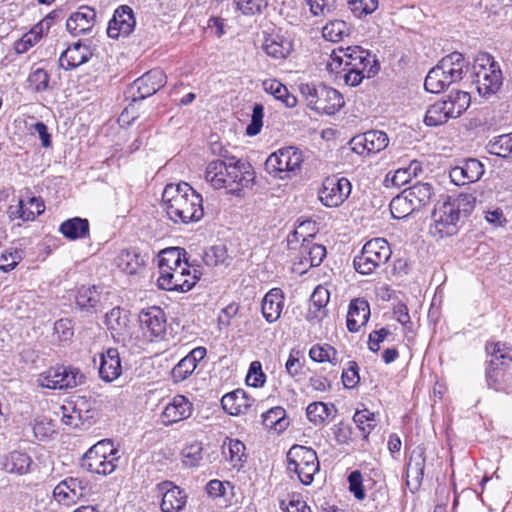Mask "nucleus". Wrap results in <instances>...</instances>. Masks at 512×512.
<instances>
[{
	"mask_svg": "<svg viewBox=\"0 0 512 512\" xmlns=\"http://www.w3.org/2000/svg\"><path fill=\"white\" fill-rule=\"evenodd\" d=\"M213 146V153H218L223 159L213 160L208 163L205 179L215 189H227L231 194H238L254 179V171L250 163L229 156L228 151Z\"/></svg>",
	"mask_w": 512,
	"mask_h": 512,
	"instance_id": "obj_1",
	"label": "nucleus"
},
{
	"mask_svg": "<svg viewBox=\"0 0 512 512\" xmlns=\"http://www.w3.org/2000/svg\"><path fill=\"white\" fill-rule=\"evenodd\" d=\"M327 69L343 78L347 85L357 86L364 78L377 74L379 65L369 51L360 46H349L332 52Z\"/></svg>",
	"mask_w": 512,
	"mask_h": 512,
	"instance_id": "obj_2",
	"label": "nucleus"
},
{
	"mask_svg": "<svg viewBox=\"0 0 512 512\" xmlns=\"http://www.w3.org/2000/svg\"><path fill=\"white\" fill-rule=\"evenodd\" d=\"M475 203L476 199L471 194L447 196L442 201H438L431 214L429 233L437 239L456 235L461 223L474 210Z\"/></svg>",
	"mask_w": 512,
	"mask_h": 512,
	"instance_id": "obj_3",
	"label": "nucleus"
},
{
	"mask_svg": "<svg viewBox=\"0 0 512 512\" xmlns=\"http://www.w3.org/2000/svg\"><path fill=\"white\" fill-rule=\"evenodd\" d=\"M162 203L167 217L175 224L198 222L204 216L201 194L186 182L167 184Z\"/></svg>",
	"mask_w": 512,
	"mask_h": 512,
	"instance_id": "obj_4",
	"label": "nucleus"
},
{
	"mask_svg": "<svg viewBox=\"0 0 512 512\" xmlns=\"http://www.w3.org/2000/svg\"><path fill=\"white\" fill-rule=\"evenodd\" d=\"M473 83L481 97L490 98L503 85V74L494 57L486 52L479 53L472 65Z\"/></svg>",
	"mask_w": 512,
	"mask_h": 512,
	"instance_id": "obj_5",
	"label": "nucleus"
},
{
	"mask_svg": "<svg viewBox=\"0 0 512 512\" xmlns=\"http://www.w3.org/2000/svg\"><path fill=\"white\" fill-rule=\"evenodd\" d=\"M299 91L307 106L318 113L332 115L345 104L340 92L323 83H301Z\"/></svg>",
	"mask_w": 512,
	"mask_h": 512,
	"instance_id": "obj_6",
	"label": "nucleus"
},
{
	"mask_svg": "<svg viewBox=\"0 0 512 512\" xmlns=\"http://www.w3.org/2000/svg\"><path fill=\"white\" fill-rule=\"evenodd\" d=\"M118 452L111 440H101L82 456L80 465L90 473L109 475L117 467Z\"/></svg>",
	"mask_w": 512,
	"mask_h": 512,
	"instance_id": "obj_7",
	"label": "nucleus"
},
{
	"mask_svg": "<svg viewBox=\"0 0 512 512\" xmlns=\"http://www.w3.org/2000/svg\"><path fill=\"white\" fill-rule=\"evenodd\" d=\"M287 471L291 478L292 474H296L302 484L310 485L315 473L319 471L316 452L310 447L292 446L287 453Z\"/></svg>",
	"mask_w": 512,
	"mask_h": 512,
	"instance_id": "obj_8",
	"label": "nucleus"
},
{
	"mask_svg": "<svg viewBox=\"0 0 512 512\" xmlns=\"http://www.w3.org/2000/svg\"><path fill=\"white\" fill-rule=\"evenodd\" d=\"M392 254L384 238H374L363 246L361 253L354 257L353 266L362 275H370L377 268L385 265Z\"/></svg>",
	"mask_w": 512,
	"mask_h": 512,
	"instance_id": "obj_9",
	"label": "nucleus"
},
{
	"mask_svg": "<svg viewBox=\"0 0 512 512\" xmlns=\"http://www.w3.org/2000/svg\"><path fill=\"white\" fill-rule=\"evenodd\" d=\"M486 352L491 357L486 371L487 385L496 391H506L503 383L504 370L512 361L510 349L502 342L488 343Z\"/></svg>",
	"mask_w": 512,
	"mask_h": 512,
	"instance_id": "obj_10",
	"label": "nucleus"
},
{
	"mask_svg": "<svg viewBox=\"0 0 512 512\" xmlns=\"http://www.w3.org/2000/svg\"><path fill=\"white\" fill-rule=\"evenodd\" d=\"M85 379V375L79 368L59 365L41 373L37 382L43 388L67 390L82 385Z\"/></svg>",
	"mask_w": 512,
	"mask_h": 512,
	"instance_id": "obj_11",
	"label": "nucleus"
},
{
	"mask_svg": "<svg viewBox=\"0 0 512 512\" xmlns=\"http://www.w3.org/2000/svg\"><path fill=\"white\" fill-rule=\"evenodd\" d=\"M304 161L303 153L294 146H288L272 153L265 162L267 172L274 176H280L281 173H296L300 171Z\"/></svg>",
	"mask_w": 512,
	"mask_h": 512,
	"instance_id": "obj_12",
	"label": "nucleus"
},
{
	"mask_svg": "<svg viewBox=\"0 0 512 512\" xmlns=\"http://www.w3.org/2000/svg\"><path fill=\"white\" fill-rule=\"evenodd\" d=\"M167 77L163 70L152 69L137 78L127 89L126 94L133 102L144 100L165 86Z\"/></svg>",
	"mask_w": 512,
	"mask_h": 512,
	"instance_id": "obj_13",
	"label": "nucleus"
},
{
	"mask_svg": "<svg viewBox=\"0 0 512 512\" xmlns=\"http://www.w3.org/2000/svg\"><path fill=\"white\" fill-rule=\"evenodd\" d=\"M351 189L347 178L327 177L319 190V199L327 207H338L349 197Z\"/></svg>",
	"mask_w": 512,
	"mask_h": 512,
	"instance_id": "obj_14",
	"label": "nucleus"
},
{
	"mask_svg": "<svg viewBox=\"0 0 512 512\" xmlns=\"http://www.w3.org/2000/svg\"><path fill=\"white\" fill-rule=\"evenodd\" d=\"M198 280L199 276H191L190 265H186L168 273H161L157 279V285L162 290L187 292Z\"/></svg>",
	"mask_w": 512,
	"mask_h": 512,
	"instance_id": "obj_15",
	"label": "nucleus"
},
{
	"mask_svg": "<svg viewBox=\"0 0 512 512\" xmlns=\"http://www.w3.org/2000/svg\"><path fill=\"white\" fill-rule=\"evenodd\" d=\"M155 491L161 497L162 512H181L186 506L187 494L171 481H163L156 485Z\"/></svg>",
	"mask_w": 512,
	"mask_h": 512,
	"instance_id": "obj_16",
	"label": "nucleus"
},
{
	"mask_svg": "<svg viewBox=\"0 0 512 512\" xmlns=\"http://www.w3.org/2000/svg\"><path fill=\"white\" fill-rule=\"evenodd\" d=\"M105 323L113 339L123 346H128L132 341V326L127 311L120 307L113 308L106 314Z\"/></svg>",
	"mask_w": 512,
	"mask_h": 512,
	"instance_id": "obj_17",
	"label": "nucleus"
},
{
	"mask_svg": "<svg viewBox=\"0 0 512 512\" xmlns=\"http://www.w3.org/2000/svg\"><path fill=\"white\" fill-rule=\"evenodd\" d=\"M136 25L134 12L128 5L119 6L110 19L107 27V35L110 38L118 39L120 36L130 35Z\"/></svg>",
	"mask_w": 512,
	"mask_h": 512,
	"instance_id": "obj_18",
	"label": "nucleus"
},
{
	"mask_svg": "<svg viewBox=\"0 0 512 512\" xmlns=\"http://www.w3.org/2000/svg\"><path fill=\"white\" fill-rule=\"evenodd\" d=\"M484 165L475 158L464 159L450 170L451 181L458 186L474 183L484 174Z\"/></svg>",
	"mask_w": 512,
	"mask_h": 512,
	"instance_id": "obj_19",
	"label": "nucleus"
},
{
	"mask_svg": "<svg viewBox=\"0 0 512 512\" xmlns=\"http://www.w3.org/2000/svg\"><path fill=\"white\" fill-rule=\"evenodd\" d=\"M389 139L385 132L370 130L351 140L352 150L357 154L377 153L388 146Z\"/></svg>",
	"mask_w": 512,
	"mask_h": 512,
	"instance_id": "obj_20",
	"label": "nucleus"
},
{
	"mask_svg": "<svg viewBox=\"0 0 512 512\" xmlns=\"http://www.w3.org/2000/svg\"><path fill=\"white\" fill-rule=\"evenodd\" d=\"M425 450L423 445H418L411 452L406 471V485L411 492H415L420 488L424 478L426 463Z\"/></svg>",
	"mask_w": 512,
	"mask_h": 512,
	"instance_id": "obj_21",
	"label": "nucleus"
},
{
	"mask_svg": "<svg viewBox=\"0 0 512 512\" xmlns=\"http://www.w3.org/2000/svg\"><path fill=\"white\" fill-rule=\"evenodd\" d=\"M96 22V11L90 6H81L66 21V29L74 36L89 33Z\"/></svg>",
	"mask_w": 512,
	"mask_h": 512,
	"instance_id": "obj_22",
	"label": "nucleus"
},
{
	"mask_svg": "<svg viewBox=\"0 0 512 512\" xmlns=\"http://www.w3.org/2000/svg\"><path fill=\"white\" fill-rule=\"evenodd\" d=\"M139 322L144 333H148L150 337H160L166 331L165 314L159 307L143 309L139 314Z\"/></svg>",
	"mask_w": 512,
	"mask_h": 512,
	"instance_id": "obj_23",
	"label": "nucleus"
},
{
	"mask_svg": "<svg viewBox=\"0 0 512 512\" xmlns=\"http://www.w3.org/2000/svg\"><path fill=\"white\" fill-rule=\"evenodd\" d=\"M206 348L196 347L182 358L172 369L171 377L175 383L186 380L196 369L198 363L206 356Z\"/></svg>",
	"mask_w": 512,
	"mask_h": 512,
	"instance_id": "obj_24",
	"label": "nucleus"
},
{
	"mask_svg": "<svg viewBox=\"0 0 512 512\" xmlns=\"http://www.w3.org/2000/svg\"><path fill=\"white\" fill-rule=\"evenodd\" d=\"M193 410L192 403L183 395H176L172 401L168 403L161 418L164 425H170L191 416Z\"/></svg>",
	"mask_w": 512,
	"mask_h": 512,
	"instance_id": "obj_25",
	"label": "nucleus"
},
{
	"mask_svg": "<svg viewBox=\"0 0 512 512\" xmlns=\"http://www.w3.org/2000/svg\"><path fill=\"white\" fill-rule=\"evenodd\" d=\"M254 402L255 400L242 389L229 392L221 399L222 408L233 416L247 413Z\"/></svg>",
	"mask_w": 512,
	"mask_h": 512,
	"instance_id": "obj_26",
	"label": "nucleus"
},
{
	"mask_svg": "<svg viewBox=\"0 0 512 512\" xmlns=\"http://www.w3.org/2000/svg\"><path fill=\"white\" fill-rule=\"evenodd\" d=\"M85 486L83 481L78 478H68L60 482L53 490L55 500L61 504L69 505L81 498L84 494Z\"/></svg>",
	"mask_w": 512,
	"mask_h": 512,
	"instance_id": "obj_27",
	"label": "nucleus"
},
{
	"mask_svg": "<svg viewBox=\"0 0 512 512\" xmlns=\"http://www.w3.org/2000/svg\"><path fill=\"white\" fill-rule=\"evenodd\" d=\"M92 56L87 45L80 42L74 43L63 51L59 58V65L65 70H72L86 63Z\"/></svg>",
	"mask_w": 512,
	"mask_h": 512,
	"instance_id": "obj_28",
	"label": "nucleus"
},
{
	"mask_svg": "<svg viewBox=\"0 0 512 512\" xmlns=\"http://www.w3.org/2000/svg\"><path fill=\"white\" fill-rule=\"evenodd\" d=\"M122 373L121 360L116 348H109L100 354L99 376L106 382L116 380Z\"/></svg>",
	"mask_w": 512,
	"mask_h": 512,
	"instance_id": "obj_29",
	"label": "nucleus"
},
{
	"mask_svg": "<svg viewBox=\"0 0 512 512\" xmlns=\"http://www.w3.org/2000/svg\"><path fill=\"white\" fill-rule=\"evenodd\" d=\"M439 66L452 83L460 81L467 71L468 63L460 52H452L439 61Z\"/></svg>",
	"mask_w": 512,
	"mask_h": 512,
	"instance_id": "obj_30",
	"label": "nucleus"
},
{
	"mask_svg": "<svg viewBox=\"0 0 512 512\" xmlns=\"http://www.w3.org/2000/svg\"><path fill=\"white\" fill-rule=\"evenodd\" d=\"M370 317V306L363 298L353 299L349 304L347 314V329L350 332H357L365 325Z\"/></svg>",
	"mask_w": 512,
	"mask_h": 512,
	"instance_id": "obj_31",
	"label": "nucleus"
},
{
	"mask_svg": "<svg viewBox=\"0 0 512 512\" xmlns=\"http://www.w3.org/2000/svg\"><path fill=\"white\" fill-rule=\"evenodd\" d=\"M284 306V295L280 288H273L266 293L262 300V314L269 323L280 318Z\"/></svg>",
	"mask_w": 512,
	"mask_h": 512,
	"instance_id": "obj_32",
	"label": "nucleus"
},
{
	"mask_svg": "<svg viewBox=\"0 0 512 512\" xmlns=\"http://www.w3.org/2000/svg\"><path fill=\"white\" fill-rule=\"evenodd\" d=\"M185 255L186 251L179 247H171L162 250L159 254L158 261L159 275L189 265L185 259Z\"/></svg>",
	"mask_w": 512,
	"mask_h": 512,
	"instance_id": "obj_33",
	"label": "nucleus"
},
{
	"mask_svg": "<svg viewBox=\"0 0 512 512\" xmlns=\"http://www.w3.org/2000/svg\"><path fill=\"white\" fill-rule=\"evenodd\" d=\"M469 93L461 90H452L443 97L440 102L446 105V113L452 119L458 118L461 114L467 110L470 105Z\"/></svg>",
	"mask_w": 512,
	"mask_h": 512,
	"instance_id": "obj_34",
	"label": "nucleus"
},
{
	"mask_svg": "<svg viewBox=\"0 0 512 512\" xmlns=\"http://www.w3.org/2000/svg\"><path fill=\"white\" fill-rule=\"evenodd\" d=\"M59 231L69 240L84 239L89 236V221L80 217L70 218L60 225Z\"/></svg>",
	"mask_w": 512,
	"mask_h": 512,
	"instance_id": "obj_35",
	"label": "nucleus"
},
{
	"mask_svg": "<svg viewBox=\"0 0 512 512\" xmlns=\"http://www.w3.org/2000/svg\"><path fill=\"white\" fill-rule=\"evenodd\" d=\"M329 299V290L321 285L317 286L310 297L308 319H322L326 315Z\"/></svg>",
	"mask_w": 512,
	"mask_h": 512,
	"instance_id": "obj_36",
	"label": "nucleus"
},
{
	"mask_svg": "<svg viewBox=\"0 0 512 512\" xmlns=\"http://www.w3.org/2000/svg\"><path fill=\"white\" fill-rule=\"evenodd\" d=\"M28 205L35 206L34 210H24V201L20 200L18 205L10 206L8 215L11 220L22 219L23 221H32L37 215H40L45 210L43 201L36 197H31L27 203Z\"/></svg>",
	"mask_w": 512,
	"mask_h": 512,
	"instance_id": "obj_37",
	"label": "nucleus"
},
{
	"mask_svg": "<svg viewBox=\"0 0 512 512\" xmlns=\"http://www.w3.org/2000/svg\"><path fill=\"white\" fill-rule=\"evenodd\" d=\"M406 195L409 197V201H412L414 207L420 210L422 207L428 205L434 195V189L431 184L417 182L413 186L404 190Z\"/></svg>",
	"mask_w": 512,
	"mask_h": 512,
	"instance_id": "obj_38",
	"label": "nucleus"
},
{
	"mask_svg": "<svg viewBox=\"0 0 512 512\" xmlns=\"http://www.w3.org/2000/svg\"><path fill=\"white\" fill-rule=\"evenodd\" d=\"M265 92L273 95L275 99L280 100L285 106L293 108L297 105V98L290 94L287 87L276 79H266L262 82Z\"/></svg>",
	"mask_w": 512,
	"mask_h": 512,
	"instance_id": "obj_39",
	"label": "nucleus"
},
{
	"mask_svg": "<svg viewBox=\"0 0 512 512\" xmlns=\"http://www.w3.org/2000/svg\"><path fill=\"white\" fill-rule=\"evenodd\" d=\"M31 463L32 460L28 454L13 451L6 457L4 468L8 473L23 475L29 471Z\"/></svg>",
	"mask_w": 512,
	"mask_h": 512,
	"instance_id": "obj_40",
	"label": "nucleus"
},
{
	"mask_svg": "<svg viewBox=\"0 0 512 512\" xmlns=\"http://www.w3.org/2000/svg\"><path fill=\"white\" fill-rule=\"evenodd\" d=\"M116 265L127 274H136L144 265V259L135 251L123 250L116 258Z\"/></svg>",
	"mask_w": 512,
	"mask_h": 512,
	"instance_id": "obj_41",
	"label": "nucleus"
},
{
	"mask_svg": "<svg viewBox=\"0 0 512 512\" xmlns=\"http://www.w3.org/2000/svg\"><path fill=\"white\" fill-rule=\"evenodd\" d=\"M222 453L233 468L242 467L245 458V445L241 441L229 439L227 443H224Z\"/></svg>",
	"mask_w": 512,
	"mask_h": 512,
	"instance_id": "obj_42",
	"label": "nucleus"
},
{
	"mask_svg": "<svg viewBox=\"0 0 512 512\" xmlns=\"http://www.w3.org/2000/svg\"><path fill=\"white\" fill-rule=\"evenodd\" d=\"M301 255L302 263H309L310 267H317L326 256V248L311 241H304L301 245Z\"/></svg>",
	"mask_w": 512,
	"mask_h": 512,
	"instance_id": "obj_43",
	"label": "nucleus"
},
{
	"mask_svg": "<svg viewBox=\"0 0 512 512\" xmlns=\"http://www.w3.org/2000/svg\"><path fill=\"white\" fill-rule=\"evenodd\" d=\"M449 85H451V82L439 64L428 72L424 82L425 89L431 93H439Z\"/></svg>",
	"mask_w": 512,
	"mask_h": 512,
	"instance_id": "obj_44",
	"label": "nucleus"
},
{
	"mask_svg": "<svg viewBox=\"0 0 512 512\" xmlns=\"http://www.w3.org/2000/svg\"><path fill=\"white\" fill-rule=\"evenodd\" d=\"M100 302V295L95 286L79 288L76 295V304L81 310H96Z\"/></svg>",
	"mask_w": 512,
	"mask_h": 512,
	"instance_id": "obj_45",
	"label": "nucleus"
},
{
	"mask_svg": "<svg viewBox=\"0 0 512 512\" xmlns=\"http://www.w3.org/2000/svg\"><path fill=\"white\" fill-rule=\"evenodd\" d=\"M389 207L391 215L395 219H403L414 211H418V209L414 207V204H412V201H409V197L406 195L405 191L394 197Z\"/></svg>",
	"mask_w": 512,
	"mask_h": 512,
	"instance_id": "obj_46",
	"label": "nucleus"
},
{
	"mask_svg": "<svg viewBox=\"0 0 512 512\" xmlns=\"http://www.w3.org/2000/svg\"><path fill=\"white\" fill-rule=\"evenodd\" d=\"M490 154L502 158L512 156V132L509 134L499 135L491 139L487 145Z\"/></svg>",
	"mask_w": 512,
	"mask_h": 512,
	"instance_id": "obj_47",
	"label": "nucleus"
},
{
	"mask_svg": "<svg viewBox=\"0 0 512 512\" xmlns=\"http://www.w3.org/2000/svg\"><path fill=\"white\" fill-rule=\"evenodd\" d=\"M263 48L267 55L275 58H285L291 50V43L282 37H270L265 40Z\"/></svg>",
	"mask_w": 512,
	"mask_h": 512,
	"instance_id": "obj_48",
	"label": "nucleus"
},
{
	"mask_svg": "<svg viewBox=\"0 0 512 512\" xmlns=\"http://www.w3.org/2000/svg\"><path fill=\"white\" fill-rule=\"evenodd\" d=\"M348 24L343 20H332L322 28V35L325 40L339 42L349 34Z\"/></svg>",
	"mask_w": 512,
	"mask_h": 512,
	"instance_id": "obj_49",
	"label": "nucleus"
},
{
	"mask_svg": "<svg viewBox=\"0 0 512 512\" xmlns=\"http://www.w3.org/2000/svg\"><path fill=\"white\" fill-rule=\"evenodd\" d=\"M446 105L442 104L440 100L430 105L426 111L424 122L428 126H439L445 124L452 119L446 113Z\"/></svg>",
	"mask_w": 512,
	"mask_h": 512,
	"instance_id": "obj_50",
	"label": "nucleus"
},
{
	"mask_svg": "<svg viewBox=\"0 0 512 512\" xmlns=\"http://www.w3.org/2000/svg\"><path fill=\"white\" fill-rule=\"evenodd\" d=\"M333 405L328 406L323 402L310 403L306 409L308 420L315 426L322 425L325 420L330 416Z\"/></svg>",
	"mask_w": 512,
	"mask_h": 512,
	"instance_id": "obj_51",
	"label": "nucleus"
},
{
	"mask_svg": "<svg viewBox=\"0 0 512 512\" xmlns=\"http://www.w3.org/2000/svg\"><path fill=\"white\" fill-rule=\"evenodd\" d=\"M25 252L20 248L10 247L0 255V270L10 272L23 260Z\"/></svg>",
	"mask_w": 512,
	"mask_h": 512,
	"instance_id": "obj_52",
	"label": "nucleus"
},
{
	"mask_svg": "<svg viewBox=\"0 0 512 512\" xmlns=\"http://www.w3.org/2000/svg\"><path fill=\"white\" fill-rule=\"evenodd\" d=\"M309 356L315 362L337 364V351L329 344L313 345L309 351Z\"/></svg>",
	"mask_w": 512,
	"mask_h": 512,
	"instance_id": "obj_53",
	"label": "nucleus"
},
{
	"mask_svg": "<svg viewBox=\"0 0 512 512\" xmlns=\"http://www.w3.org/2000/svg\"><path fill=\"white\" fill-rule=\"evenodd\" d=\"M353 421L362 431L364 439L368 438L369 434L376 426L375 415L368 409L357 410L353 416Z\"/></svg>",
	"mask_w": 512,
	"mask_h": 512,
	"instance_id": "obj_54",
	"label": "nucleus"
},
{
	"mask_svg": "<svg viewBox=\"0 0 512 512\" xmlns=\"http://www.w3.org/2000/svg\"><path fill=\"white\" fill-rule=\"evenodd\" d=\"M227 257V249L224 245L211 246L202 254L203 262L209 267H216L224 264Z\"/></svg>",
	"mask_w": 512,
	"mask_h": 512,
	"instance_id": "obj_55",
	"label": "nucleus"
},
{
	"mask_svg": "<svg viewBox=\"0 0 512 512\" xmlns=\"http://www.w3.org/2000/svg\"><path fill=\"white\" fill-rule=\"evenodd\" d=\"M421 171V166L418 161H412L406 168H399L393 174L391 181L394 186L401 187L408 183L412 177L417 176Z\"/></svg>",
	"mask_w": 512,
	"mask_h": 512,
	"instance_id": "obj_56",
	"label": "nucleus"
},
{
	"mask_svg": "<svg viewBox=\"0 0 512 512\" xmlns=\"http://www.w3.org/2000/svg\"><path fill=\"white\" fill-rule=\"evenodd\" d=\"M236 9L243 15L252 16L262 13L269 5V0H235Z\"/></svg>",
	"mask_w": 512,
	"mask_h": 512,
	"instance_id": "obj_57",
	"label": "nucleus"
},
{
	"mask_svg": "<svg viewBox=\"0 0 512 512\" xmlns=\"http://www.w3.org/2000/svg\"><path fill=\"white\" fill-rule=\"evenodd\" d=\"M202 451L203 447L199 442L184 447L181 453L183 464L187 467H197L203 458Z\"/></svg>",
	"mask_w": 512,
	"mask_h": 512,
	"instance_id": "obj_58",
	"label": "nucleus"
},
{
	"mask_svg": "<svg viewBox=\"0 0 512 512\" xmlns=\"http://www.w3.org/2000/svg\"><path fill=\"white\" fill-rule=\"evenodd\" d=\"M348 7L356 17H362L377 9L378 0H348Z\"/></svg>",
	"mask_w": 512,
	"mask_h": 512,
	"instance_id": "obj_59",
	"label": "nucleus"
},
{
	"mask_svg": "<svg viewBox=\"0 0 512 512\" xmlns=\"http://www.w3.org/2000/svg\"><path fill=\"white\" fill-rule=\"evenodd\" d=\"M28 84L29 88L34 92H43L48 88L49 75L44 69L38 68L30 73L28 77Z\"/></svg>",
	"mask_w": 512,
	"mask_h": 512,
	"instance_id": "obj_60",
	"label": "nucleus"
},
{
	"mask_svg": "<svg viewBox=\"0 0 512 512\" xmlns=\"http://www.w3.org/2000/svg\"><path fill=\"white\" fill-rule=\"evenodd\" d=\"M285 410L282 407H273L267 412L262 414L263 425L267 428L282 427V422L285 420Z\"/></svg>",
	"mask_w": 512,
	"mask_h": 512,
	"instance_id": "obj_61",
	"label": "nucleus"
},
{
	"mask_svg": "<svg viewBox=\"0 0 512 512\" xmlns=\"http://www.w3.org/2000/svg\"><path fill=\"white\" fill-rule=\"evenodd\" d=\"M266 376L262 371V366L259 361H253L250 364L248 374L246 376V383L252 387H261L264 385Z\"/></svg>",
	"mask_w": 512,
	"mask_h": 512,
	"instance_id": "obj_62",
	"label": "nucleus"
},
{
	"mask_svg": "<svg viewBox=\"0 0 512 512\" xmlns=\"http://www.w3.org/2000/svg\"><path fill=\"white\" fill-rule=\"evenodd\" d=\"M264 107L262 104H255L252 111L251 122L246 128V134L255 136L260 133L263 126Z\"/></svg>",
	"mask_w": 512,
	"mask_h": 512,
	"instance_id": "obj_63",
	"label": "nucleus"
},
{
	"mask_svg": "<svg viewBox=\"0 0 512 512\" xmlns=\"http://www.w3.org/2000/svg\"><path fill=\"white\" fill-rule=\"evenodd\" d=\"M280 508L284 512H312L311 508L299 496L293 495L292 498L286 502L280 501Z\"/></svg>",
	"mask_w": 512,
	"mask_h": 512,
	"instance_id": "obj_64",
	"label": "nucleus"
}]
</instances>
